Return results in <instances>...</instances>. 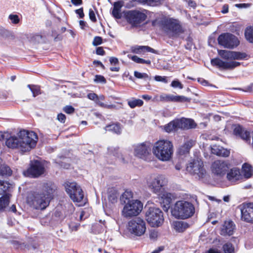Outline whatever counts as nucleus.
Listing matches in <instances>:
<instances>
[{
	"instance_id": "nucleus-1",
	"label": "nucleus",
	"mask_w": 253,
	"mask_h": 253,
	"mask_svg": "<svg viewBox=\"0 0 253 253\" xmlns=\"http://www.w3.org/2000/svg\"><path fill=\"white\" fill-rule=\"evenodd\" d=\"M38 139L34 132L22 130L16 135L10 136L6 138L5 145L9 148L17 149L26 152L30 151L36 146Z\"/></svg>"
},
{
	"instance_id": "nucleus-2",
	"label": "nucleus",
	"mask_w": 253,
	"mask_h": 253,
	"mask_svg": "<svg viewBox=\"0 0 253 253\" xmlns=\"http://www.w3.org/2000/svg\"><path fill=\"white\" fill-rule=\"evenodd\" d=\"M55 186L51 182L43 184L41 191L31 193L27 197L28 204L36 210H44L48 205Z\"/></svg>"
},
{
	"instance_id": "nucleus-3",
	"label": "nucleus",
	"mask_w": 253,
	"mask_h": 253,
	"mask_svg": "<svg viewBox=\"0 0 253 253\" xmlns=\"http://www.w3.org/2000/svg\"><path fill=\"white\" fill-rule=\"evenodd\" d=\"M152 152L159 161H169L172 158L174 153L173 143L168 139H160L154 144Z\"/></svg>"
},
{
	"instance_id": "nucleus-4",
	"label": "nucleus",
	"mask_w": 253,
	"mask_h": 253,
	"mask_svg": "<svg viewBox=\"0 0 253 253\" xmlns=\"http://www.w3.org/2000/svg\"><path fill=\"white\" fill-rule=\"evenodd\" d=\"M171 214L177 219H185L191 217L195 212V207L190 202L177 201L171 209Z\"/></svg>"
},
{
	"instance_id": "nucleus-5",
	"label": "nucleus",
	"mask_w": 253,
	"mask_h": 253,
	"mask_svg": "<svg viewBox=\"0 0 253 253\" xmlns=\"http://www.w3.org/2000/svg\"><path fill=\"white\" fill-rule=\"evenodd\" d=\"M166 175L160 173H152L146 178V184L154 193L159 195L162 189L168 183Z\"/></svg>"
},
{
	"instance_id": "nucleus-6",
	"label": "nucleus",
	"mask_w": 253,
	"mask_h": 253,
	"mask_svg": "<svg viewBox=\"0 0 253 253\" xmlns=\"http://www.w3.org/2000/svg\"><path fill=\"white\" fill-rule=\"evenodd\" d=\"M146 220L152 227H159L164 221L163 212L155 207H149L145 213Z\"/></svg>"
},
{
	"instance_id": "nucleus-7",
	"label": "nucleus",
	"mask_w": 253,
	"mask_h": 253,
	"mask_svg": "<svg viewBox=\"0 0 253 253\" xmlns=\"http://www.w3.org/2000/svg\"><path fill=\"white\" fill-rule=\"evenodd\" d=\"M143 204L137 200H132L128 201L122 211V214L125 217H131L137 216L141 211Z\"/></svg>"
},
{
	"instance_id": "nucleus-8",
	"label": "nucleus",
	"mask_w": 253,
	"mask_h": 253,
	"mask_svg": "<svg viewBox=\"0 0 253 253\" xmlns=\"http://www.w3.org/2000/svg\"><path fill=\"white\" fill-rule=\"evenodd\" d=\"M163 30L170 37H176L183 32L182 29L179 22L173 19L169 18L162 22Z\"/></svg>"
},
{
	"instance_id": "nucleus-9",
	"label": "nucleus",
	"mask_w": 253,
	"mask_h": 253,
	"mask_svg": "<svg viewBox=\"0 0 253 253\" xmlns=\"http://www.w3.org/2000/svg\"><path fill=\"white\" fill-rule=\"evenodd\" d=\"M65 188L66 192L73 202L79 203L83 200L84 197L83 191L76 182H66Z\"/></svg>"
},
{
	"instance_id": "nucleus-10",
	"label": "nucleus",
	"mask_w": 253,
	"mask_h": 253,
	"mask_svg": "<svg viewBox=\"0 0 253 253\" xmlns=\"http://www.w3.org/2000/svg\"><path fill=\"white\" fill-rule=\"evenodd\" d=\"M134 155L145 161H149L151 158V146L149 142H143L133 146Z\"/></svg>"
},
{
	"instance_id": "nucleus-11",
	"label": "nucleus",
	"mask_w": 253,
	"mask_h": 253,
	"mask_svg": "<svg viewBox=\"0 0 253 253\" xmlns=\"http://www.w3.org/2000/svg\"><path fill=\"white\" fill-rule=\"evenodd\" d=\"M127 229L130 233L140 236L145 232V222L139 217L135 218L128 222Z\"/></svg>"
},
{
	"instance_id": "nucleus-12",
	"label": "nucleus",
	"mask_w": 253,
	"mask_h": 253,
	"mask_svg": "<svg viewBox=\"0 0 253 253\" xmlns=\"http://www.w3.org/2000/svg\"><path fill=\"white\" fill-rule=\"evenodd\" d=\"M217 40L219 44L227 48H234L239 44L238 38L230 33H224L220 35Z\"/></svg>"
},
{
	"instance_id": "nucleus-13",
	"label": "nucleus",
	"mask_w": 253,
	"mask_h": 253,
	"mask_svg": "<svg viewBox=\"0 0 253 253\" xmlns=\"http://www.w3.org/2000/svg\"><path fill=\"white\" fill-rule=\"evenodd\" d=\"M186 170L192 174L197 175L199 178H203L206 174L203 163L201 160H194L189 163Z\"/></svg>"
},
{
	"instance_id": "nucleus-14",
	"label": "nucleus",
	"mask_w": 253,
	"mask_h": 253,
	"mask_svg": "<svg viewBox=\"0 0 253 253\" xmlns=\"http://www.w3.org/2000/svg\"><path fill=\"white\" fill-rule=\"evenodd\" d=\"M44 172L43 164L38 161L32 163L30 167L27 170L23 171V174L26 176L37 177L42 174Z\"/></svg>"
},
{
	"instance_id": "nucleus-15",
	"label": "nucleus",
	"mask_w": 253,
	"mask_h": 253,
	"mask_svg": "<svg viewBox=\"0 0 253 253\" xmlns=\"http://www.w3.org/2000/svg\"><path fill=\"white\" fill-rule=\"evenodd\" d=\"M218 55L223 59L229 60H243L248 57L244 52H240L226 50H218Z\"/></svg>"
},
{
	"instance_id": "nucleus-16",
	"label": "nucleus",
	"mask_w": 253,
	"mask_h": 253,
	"mask_svg": "<svg viewBox=\"0 0 253 253\" xmlns=\"http://www.w3.org/2000/svg\"><path fill=\"white\" fill-rule=\"evenodd\" d=\"M241 219L253 224V203L243 204L240 208Z\"/></svg>"
},
{
	"instance_id": "nucleus-17",
	"label": "nucleus",
	"mask_w": 253,
	"mask_h": 253,
	"mask_svg": "<svg viewBox=\"0 0 253 253\" xmlns=\"http://www.w3.org/2000/svg\"><path fill=\"white\" fill-rule=\"evenodd\" d=\"M146 18V16L144 13L137 11H130L126 15L127 21L134 26L140 24Z\"/></svg>"
},
{
	"instance_id": "nucleus-18",
	"label": "nucleus",
	"mask_w": 253,
	"mask_h": 253,
	"mask_svg": "<svg viewBox=\"0 0 253 253\" xmlns=\"http://www.w3.org/2000/svg\"><path fill=\"white\" fill-rule=\"evenodd\" d=\"M228 169V163L221 160L215 161L211 166V169L212 173L220 176L224 175Z\"/></svg>"
},
{
	"instance_id": "nucleus-19",
	"label": "nucleus",
	"mask_w": 253,
	"mask_h": 253,
	"mask_svg": "<svg viewBox=\"0 0 253 253\" xmlns=\"http://www.w3.org/2000/svg\"><path fill=\"white\" fill-rule=\"evenodd\" d=\"M211 64L212 66H216L224 70L233 69L240 65V63L238 62L233 61H223L218 58L211 59Z\"/></svg>"
},
{
	"instance_id": "nucleus-20",
	"label": "nucleus",
	"mask_w": 253,
	"mask_h": 253,
	"mask_svg": "<svg viewBox=\"0 0 253 253\" xmlns=\"http://www.w3.org/2000/svg\"><path fill=\"white\" fill-rule=\"evenodd\" d=\"M160 99L164 101L189 102L190 99L184 96L174 95L173 94H163L160 96Z\"/></svg>"
},
{
	"instance_id": "nucleus-21",
	"label": "nucleus",
	"mask_w": 253,
	"mask_h": 253,
	"mask_svg": "<svg viewBox=\"0 0 253 253\" xmlns=\"http://www.w3.org/2000/svg\"><path fill=\"white\" fill-rule=\"evenodd\" d=\"M235 226L233 221L231 220L225 221L221 228L220 234L223 236L232 235L235 229Z\"/></svg>"
},
{
	"instance_id": "nucleus-22",
	"label": "nucleus",
	"mask_w": 253,
	"mask_h": 253,
	"mask_svg": "<svg viewBox=\"0 0 253 253\" xmlns=\"http://www.w3.org/2000/svg\"><path fill=\"white\" fill-rule=\"evenodd\" d=\"M227 178L231 182H235L243 179V175L240 170L237 168L231 169L227 173Z\"/></svg>"
},
{
	"instance_id": "nucleus-23",
	"label": "nucleus",
	"mask_w": 253,
	"mask_h": 253,
	"mask_svg": "<svg viewBox=\"0 0 253 253\" xmlns=\"http://www.w3.org/2000/svg\"><path fill=\"white\" fill-rule=\"evenodd\" d=\"M234 133L247 141L250 140V132L245 130L240 126H235L234 128Z\"/></svg>"
},
{
	"instance_id": "nucleus-24",
	"label": "nucleus",
	"mask_w": 253,
	"mask_h": 253,
	"mask_svg": "<svg viewBox=\"0 0 253 253\" xmlns=\"http://www.w3.org/2000/svg\"><path fill=\"white\" fill-rule=\"evenodd\" d=\"M211 152L212 154L222 157H228L230 154L229 150L221 146L213 145L211 147Z\"/></svg>"
},
{
	"instance_id": "nucleus-25",
	"label": "nucleus",
	"mask_w": 253,
	"mask_h": 253,
	"mask_svg": "<svg viewBox=\"0 0 253 253\" xmlns=\"http://www.w3.org/2000/svg\"><path fill=\"white\" fill-rule=\"evenodd\" d=\"M123 5L124 2L122 1H118L114 2L112 14L115 18L117 19L121 18L122 14L121 12V9Z\"/></svg>"
},
{
	"instance_id": "nucleus-26",
	"label": "nucleus",
	"mask_w": 253,
	"mask_h": 253,
	"mask_svg": "<svg viewBox=\"0 0 253 253\" xmlns=\"http://www.w3.org/2000/svg\"><path fill=\"white\" fill-rule=\"evenodd\" d=\"M131 51L132 53L136 54H140L142 52L147 51L152 53H156V51L153 48L148 46H139V45H135L132 46L131 47Z\"/></svg>"
},
{
	"instance_id": "nucleus-27",
	"label": "nucleus",
	"mask_w": 253,
	"mask_h": 253,
	"mask_svg": "<svg viewBox=\"0 0 253 253\" xmlns=\"http://www.w3.org/2000/svg\"><path fill=\"white\" fill-rule=\"evenodd\" d=\"M161 198L165 204L164 205V208L167 210L169 208V205L172 202V199L174 198V196L170 193L164 192L161 196Z\"/></svg>"
},
{
	"instance_id": "nucleus-28",
	"label": "nucleus",
	"mask_w": 253,
	"mask_h": 253,
	"mask_svg": "<svg viewBox=\"0 0 253 253\" xmlns=\"http://www.w3.org/2000/svg\"><path fill=\"white\" fill-rule=\"evenodd\" d=\"M243 178L248 179L252 177L253 174V169L252 166L247 163L244 164L241 170Z\"/></svg>"
},
{
	"instance_id": "nucleus-29",
	"label": "nucleus",
	"mask_w": 253,
	"mask_h": 253,
	"mask_svg": "<svg viewBox=\"0 0 253 253\" xmlns=\"http://www.w3.org/2000/svg\"><path fill=\"white\" fill-rule=\"evenodd\" d=\"M174 229L178 232H184L189 227L188 224L184 221H176L173 222Z\"/></svg>"
},
{
	"instance_id": "nucleus-30",
	"label": "nucleus",
	"mask_w": 253,
	"mask_h": 253,
	"mask_svg": "<svg viewBox=\"0 0 253 253\" xmlns=\"http://www.w3.org/2000/svg\"><path fill=\"white\" fill-rule=\"evenodd\" d=\"M192 146V141H187L178 148V153L180 155H183L186 153H188Z\"/></svg>"
},
{
	"instance_id": "nucleus-31",
	"label": "nucleus",
	"mask_w": 253,
	"mask_h": 253,
	"mask_svg": "<svg viewBox=\"0 0 253 253\" xmlns=\"http://www.w3.org/2000/svg\"><path fill=\"white\" fill-rule=\"evenodd\" d=\"M0 36L5 39L13 40L15 38L14 35L11 31L3 27L0 28Z\"/></svg>"
},
{
	"instance_id": "nucleus-32",
	"label": "nucleus",
	"mask_w": 253,
	"mask_h": 253,
	"mask_svg": "<svg viewBox=\"0 0 253 253\" xmlns=\"http://www.w3.org/2000/svg\"><path fill=\"white\" fill-rule=\"evenodd\" d=\"M183 129H188L195 127L196 125L193 120L182 118Z\"/></svg>"
},
{
	"instance_id": "nucleus-33",
	"label": "nucleus",
	"mask_w": 253,
	"mask_h": 253,
	"mask_svg": "<svg viewBox=\"0 0 253 253\" xmlns=\"http://www.w3.org/2000/svg\"><path fill=\"white\" fill-rule=\"evenodd\" d=\"M106 131H112L116 134H120L121 133V127L120 125L118 124H113L105 127Z\"/></svg>"
},
{
	"instance_id": "nucleus-34",
	"label": "nucleus",
	"mask_w": 253,
	"mask_h": 253,
	"mask_svg": "<svg viewBox=\"0 0 253 253\" xmlns=\"http://www.w3.org/2000/svg\"><path fill=\"white\" fill-rule=\"evenodd\" d=\"M245 37L247 41L250 43H253V24L248 27L245 31Z\"/></svg>"
},
{
	"instance_id": "nucleus-35",
	"label": "nucleus",
	"mask_w": 253,
	"mask_h": 253,
	"mask_svg": "<svg viewBox=\"0 0 253 253\" xmlns=\"http://www.w3.org/2000/svg\"><path fill=\"white\" fill-rule=\"evenodd\" d=\"M9 203V196L5 195L0 198V212L5 208Z\"/></svg>"
},
{
	"instance_id": "nucleus-36",
	"label": "nucleus",
	"mask_w": 253,
	"mask_h": 253,
	"mask_svg": "<svg viewBox=\"0 0 253 253\" xmlns=\"http://www.w3.org/2000/svg\"><path fill=\"white\" fill-rule=\"evenodd\" d=\"M12 171L10 168L5 164H0V174L4 175H10Z\"/></svg>"
},
{
	"instance_id": "nucleus-37",
	"label": "nucleus",
	"mask_w": 253,
	"mask_h": 253,
	"mask_svg": "<svg viewBox=\"0 0 253 253\" xmlns=\"http://www.w3.org/2000/svg\"><path fill=\"white\" fill-rule=\"evenodd\" d=\"M27 87L32 92L33 97H35L38 95L41 94V89L39 86L33 84H28Z\"/></svg>"
},
{
	"instance_id": "nucleus-38",
	"label": "nucleus",
	"mask_w": 253,
	"mask_h": 253,
	"mask_svg": "<svg viewBox=\"0 0 253 253\" xmlns=\"http://www.w3.org/2000/svg\"><path fill=\"white\" fill-rule=\"evenodd\" d=\"M128 105L131 108H134L136 107L141 106L143 104V101L139 99H134L128 101Z\"/></svg>"
},
{
	"instance_id": "nucleus-39",
	"label": "nucleus",
	"mask_w": 253,
	"mask_h": 253,
	"mask_svg": "<svg viewBox=\"0 0 253 253\" xmlns=\"http://www.w3.org/2000/svg\"><path fill=\"white\" fill-rule=\"evenodd\" d=\"M76 220V217L74 216L71 220L68 221L69 227L72 231H77L80 226L79 223L75 222Z\"/></svg>"
},
{
	"instance_id": "nucleus-40",
	"label": "nucleus",
	"mask_w": 253,
	"mask_h": 253,
	"mask_svg": "<svg viewBox=\"0 0 253 253\" xmlns=\"http://www.w3.org/2000/svg\"><path fill=\"white\" fill-rule=\"evenodd\" d=\"M163 128L165 131L168 133L176 130L173 120L163 126Z\"/></svg>"
},
{
	"instance_id": "nucleus-41",
	"label": "nucleus",
	"mask_w": 253,
	"mask_h": 253,
	"mask_svg": "<svg viewBox=\"0 0 253 253\" xmlns=\"http://www.w3.org/2000/svg\"><path fill=\"white\" fill-rule=\"evenodd\" d=\"M129 58L131 59V60L133 61H134L136 63H140V64H151V61L150 60H144L142 58H140L138 57L137 56L134 55V56H129Z\"/></svg>"
},
{
	"instance_id": "nucleus-42",
	"label": "nucleus",
	"mask_w": 253,
	"mask_h": 253,
	"mask_svg": "<svg viewBox=\"0 0 253 253\" xmlns=\"http://www.w3.org/2000/svg\"><path fill=\"white\" fill-rule=\"evenodd\" d=\"M134 76L138 79H144L146 81H150L151 78L147 74L144 73H140L138 71H134Z\"/></svg>"
},
{
	"instance_id": "nucleus-43",
	"label": "nucleus",
	"mask_w": 253,
	"mask_h": 253,
	"mask_svg": "<svg viewBox=\"0 0 253 253\" xmlns=\"http://www.w3.org/2000/svg\"><path fill=\"white\" fill-rule=\"evenodd\" d=\"M10 188V184L7 182L0 181V195L3 194Z\"/></svg>"
},
{
	"instance_id": "nucleus-44",
	"label": "nucleus",
	"mask_w": 253,
	"mask_h": 253,
	"mask_svg": "<svg viewBox=\"0 0 253 253\" xmlns=\"http://www.w3.org/2000/svg\"><path fill=\"white\" fill-rule=\"evenodd\" d=\"M132 197V192L130 191H126L122 195L121 201L126 203V200H128V201H130L129 199Z\"/></svg>"
},
{
	"instance_id": "nucleus-45",
	"label": "nucleus",
	"mask_w": 253,
	"mask_h": 253,
	"mask_svg": "<svg viewBox=\"0 0 253 253\" xmlns=\"http://www.w3.org/2000/svg\"><path fill=\"white\" fill-rule=\"evenodd\" d=\"M104 230V226L100 224L96 223L92 226V231L95 234L102 233Z\"/></svg>"
},
{
	"instance_id": "nucleus-46",
	"label": "nucleus",
	"mask_w": 253,
	"mask_h": 253,
	"mask_svg": "<svg viewBox=\"0 0 253 253\" xmlns=\"http://www.w3.org/2000/svg\"><path fill=\"white\" fill-rule=\"evenodd\" d=\"M8 18L11 21V23L15 25L18 24L20 22L19 17L17 14H10Z\"/></svg>"
},
{
	"instance_id": "nucleus-47",
	"label": "nucleus",
	"mask_w": 253,
	"mask_h": 253,
	"mask_svg": "<svg viewBox=\"0 0 253 253\" xmlns=\"http://www.w3.org/2000/svg\"><path fill=\"white\" fill-rule=\"evenodd\" d=\"M225 253H234V248L231 243H226L223 246Z\"/></svg>"
},
{
	"instance_id": "nucleus-48",
	"label": "nucleus",
	"mask_w": 253,
	"mask_h": 253,
	"mask_svg": "<svg viewBox=\"0 0 253 253\" xmlns=\"http://www.w3.org/2000/svg\"><path fill=\"white\" fill-rule=\"evenodd\" d=\"M95 103L97 104H98L99 106H100L101 107L105 108L113 109V108H115V105H113V104L107 105V104H105L103 102H102V100H98L97 99L95 101Z\"/></svg>"
},
{
	"instance_id": "nucleus-49",
	"label": "nucleus",
	"mask_w": 253,
	"mask_h": 253,
	"mask_svg": "<svg viewBox=\"0 0 253 253\" xmlns=\"http://www.w3.org/2000/svg\"><path fill=\"white\" fill-rule=\"evenodd\" d=\"M158 231L155 229L152 230L150 232L149 237L151 240H155L159 236Z\"/></svg>"
},
{
	"instance_id": "nucleus-50",
	"label": "nucleus",
	"mask_w": 253,
	"mask_h": 253,
	"mask_svg": "<svg viewBox=\"0 0 253 253\" xmlns=\"http://www.w3.org/2000/svg\"><path fill=\"white\" fill-rule=\"evenodd\" d=\"M173 121L174 122L175 127L176 128V130L179 129H183L182 118L180 119H175Z\"/></svg>"
},
{
	"instance_id": "nucleus-51",
	"label": "nucleus",
	"mask_w": 253,
	"mask_h": 253,
	"mask_svg": "<svg viewBox=\"0 0 253 253\" xmlns=\"http://www.w3.org/2000/svg\"><path fill=\"white\" fill-rule=\"evenodd\" d=\"M171 86L174 88L178 87L180 89H182L183 87V85L178 80L173 81L171 84Z\"/></svg>"
},
{
	"instance_id": "nucleus-52",
	"label": "nucleus",
	"mask_w": 253,
	"mask_h": 253,
	"mask_svg": "<svg viewBox=\"0 0 253 253\" xmlns=\"http://www.w3.org/2000/svg\"><path fill=\"white\" fill-rule=\"evenodd\" d=\"M63 111L67 114H72L75 111V109L70 105H67L65 106L63 109Z\"/></svg>"
},
{
	"instance_id": "nucleus-53",
	"label": "nucleus",
	"mask_w": 253,
	"mask_h": 253,
	"mask_svg": "<svg viewBox=\"0 0 253 253\" xmlns=\"http://www.w3.org/2000/svg\"><path fill=\"white\" fill-rule=\"evenodd\" d=\"M94 81L96 83H105L106 80L105 78L101 75H96Z\"/></svg>"
},
{
	"instance_id": "nucleus-54",
	"label": "nucleus",
	"mask_w": 253,
	"mask_h": 253,
	"mask_svg": "<svg viewBox=\"0 0 253 253\" xmlns=\"http://www.w3.org/2000/svg\"><path fill=\"white\" fill-rule=\"evenodd\" d=\"M155 81L157 82H161L164 83H168L167 78L165 76H156L154 78Z\"/></svg>"
},
{
	"instance_id": "nucleus-55",
	"label": "nucleus",
	"mask_w": 253,
	"mask_h": 253,
	"mask_svg": "<svg viewBox=\"0 0 253 253\" xmlns=\"http://www.w3.org/2000/svg\"><path fill=\"white\" fill-rule=\"evenodd\" d=\"M89 19L93 22H95L96 21V18L95 17V13L94 11L91 9H90L89 10Z\"/></svg>"
},
{
	"instance_id": "nucleus-56",
	"label": "nucleus",
	"mask_w": 253,
	"mask_h": 253,
	"mask_svg": "<svg viewBox=\"0 0 253 253\" xmlns=\"http://www.w3.org/2000/svg\"><path fill=\"white\" fill-rule=\"evenodd\" d=\"M102 42V38L100 37H95L94 38V40L93 41L92 44L95 45L97 46L99 44H101Z\"/></svg>"
},
{
	"instance_id": "nucleus-57",
	"label": "nucleus",
	"mask_w": 253,
	"mask_h": 253,
	"mask_svg": "<svg viewBox=\"0 0 253 253\" xmlns=\"http://www.w3.org/2000/svg\"><path fill=\"white\" fill-rule=\"evenodd\" d=\"M57 120L62 123H64L66 120V116L62 113H60L57 115Z\"/></svg>"
},
{
	"instance_id": "nucleus-58",
	"label": "nucleus",
	"mask_w": 253,
	"mask_h": 253,
	"mask_svg": "<svg viewBox=\"0 0 253 253\" xmlns=\"http://www.w3.org/2000/svg\"><path fill=\"white\" fill-rule=\"evenodd\" d=\"M87 97L89 99L93 100L95 102L96 99L98 98V96L94 93H90L87 94Z\"/></svg>"
},
{
	"instance_id": "nucleus-59",
	"label": "nucleus",
	"mask_w": 253,
	"mask_h": 253,
	"mask_svg": "<svg viewBox=\"0 0 253 253\" xmlns=\"http://www.w3.org/2000/svg\"><path fill=\"white\" fill-rule=\"evenodd\" d=\"M117 199H118V196L116 194H114L113 195H110L109 197V201L112 203H115L117 202Z\"/></svg>"
},
{
	"instance_id": "nucleus-60",
	"label": "nucleus",
	"mask_w": 253,
	"mask_h": 253,
	"mask_svg": "<svg viewBox=\"0 0 253 253\" xmlns=\"http://www.w3.org/2000/svg\"><path fill=\"white\" fill-rule=\"evenodd\" d=\"M76 13L79 15L80 18H83L84 16V13L83 12V8H81L80 9H77L75 11Z\"/></svg>"
},
{
	"instance_id": "nucleus-61",
	"label": "nucleus",
	"mask_w": 253,
	"mask_h": 253,
	"mask_svg": "<svg viewBox=\"0 0 253 253\" xmlns=\"http://www.w3.org/2000/svg\"><path fill=\"white\" fill-rule=\"evenodd\" d=\"M109 61L111 64L116 65L119 63V60L118 58L114 57H110L109 59Z\"/></svg>"
},
{
	"instance_id": "nucleus-62",
	"label": "nucleus",
	"mask_w": 253,
	"mask_h": 253,
	"mask_svg": "<svg viewBox=\"0 0 253 253\" xmlns=\"http://www.w3.org/2000/svg\"><path fill=\"white\" fill-rule=\"evenodd\" d=\"M96 54L100 55H103L105 51L102 47H98L96 49Z\"/></svg>"
},
{
	"instance_id": "nucleus-63",
	"label": "nucleus",
	"mask_w": 253,
	"mask_h": 253,
	"mask_svg": "<svg viewBox=\"0 0 253 253\" xmlns=\"http://www.w3.org/2000/svg\"><path fill=\"white\" fill-rule=\"evenodd\" d=\"M8 134L7 132H0V140H4V139L7 138Z\"/></svg>"
},
{
	"instance_id": "nucleus-64",
	"label": "nucleus",
	"mask_w": 253,
	"mask_h": 253,
	"mask_svg": "<svg viewBox=\"0 0 253 253\" xmlns=\"http://www.w3.org/2000/svg\"><path fill=\"white\" fill-rule=\"evenodd\" d=\"M24 95L25 97V98L23 100V101H28L30 100L29 98V92L28 91L25 90L24 92Z\"/></svg>"
}]
</instances>
